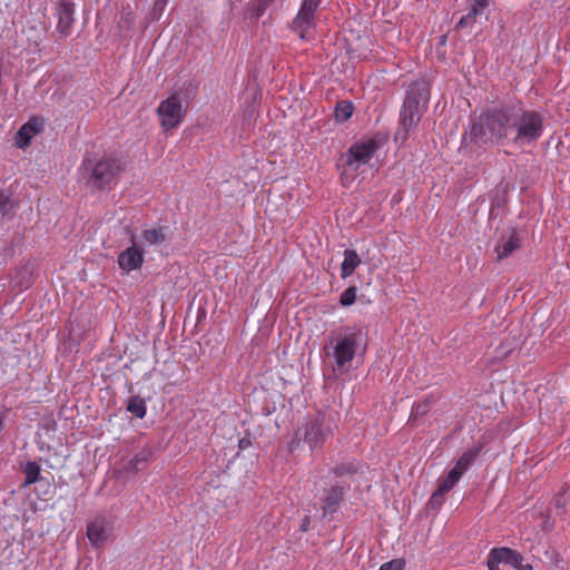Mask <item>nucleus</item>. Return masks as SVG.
<instances>
[{
  "mask_svg": "<svg viewBox=\"0 0 570 570\" xmlns=\"http://www.w3.org/2000/svg\"><path fill=\"white\" fill-rule=\"evenodd\" d=\"M167 227L158 226L146 228L141 232V244L144 246H157L167 239Z\"/></svg>",
  "mask_w": 570,
  "mask_h": 570,
  "instance_id": "18",
  "label": "nucleus"
},
{
  "mask_svg": "<svg viewBox=\"0 0 570 570\" xmlns=\"http://www.w3.org/2000/svg\"><path fill=\"white\" fill-rule=\"evenodd\" d=\"M127 411L138 419H144L147 413L146 403L139 396H131L128 400Z\"/></svg>",
  "mask_w": 570,
  "mask_h": 570,
  "instance_id": "25",
  "label": "nucleus"
},
{
  "mask_svg": "<svg viewBox=\"0 0 570 570\" xmlns=\"http://www.w3.org/2000/svg\"><path fill=\"white\" fill-rule=\"evenodd\" d=\"M87 537L90 543L99 548L105 544L109 537V522L105 517L95 518L87 525Z\"/></svg>",
  "mask_w": 570,
  "mask_h": 570,
  "instance_id": "12",
  "label": "nucleus"
},
{
  "mask_svg": "<svg viewBox=\"0 0 570 570\" xmlns=\"http://www.w3.org/2000/svg\"><path fill=\"white\" fill-rule=\"evenodd\" d=\"M24 473V485H30L36 483L40 476V465L35 461H29L22 469Z\"/></svg>",
  "mask_w": 570,
  "mask_h": 570,
  "instance_id": "26",
  "label": "nucleus"
},
{
  "mask_svg": "<svg viewBox=\"0 0 570 570\" xmlns=\"http://www.w3.org/2000/svg\"><path fill=\"white\" fill-rule=\"evenodd\" d=\"M10 198L3 194H0V214H6L8 212Z\"/></svg>",
  "mask_w": 570,
  "mask_h": 570,
  "instance_id": "36",
  "label": "nucleus"
},
{
  "mask_svg": "<svg viewBox=\"0 0 570 570\" xmlns=\"http://www.w3.org/2000/svg\"><path fill=\"white\" fill-rule=\"evenodd\" d=\"M380 570H404V562L400 559H395L382 564Z\"/></svg>",
  "mask_w": 570,
  "mask_h": 570,
  "instance_id": "33",
  "label": "nucleus"
},
{
  "mask_svg": "<svg viewBox=\"0 0 570 570\" xmlns=\"http://www.w3.org/2000/svg\"><path fill=\"white\" fill-rule=\"evenodd\" d=\"M377 148L379 145L373 138L351 145L342 156V164L338 165L340 179L344 187H348L353 183L360 167L368 164Z\"/></svg>",
  "mask_w": 570,
  "mask_h": 570,
  "instance_id": "5",
  "label": "nucleus"
},
{
  "mask_svg": "<svg viewBox=\"0 0 570 570\" xmlns=\"http://www.w3.org/2000/svg\"><path fill=\"white\" fill-rule=\"evenodd\" d=\"M520 246L521 239L518 232L513 228L509 229L500 236L495 244L494 253L497 254V259L502 261L508 258L514 250L520 248Z\"/></svg>",
  "mask_w": 570,
  "mask_h": 570,
  "instance_id": "10",
  "label": "nucleus"
},
{
  "mask_svg": "<svg viewBox=\"0 0 570 570\" xmlns=\"http://www.w3.org/2000/svg\"><path fill=\"white\" fill-rule=\"evenodd\" d=\"M302 530L306 531V524H303Z\"/></svg>",
  "mask_w": 570,
  "mask_h": 570,
  "instance_id": "38",
  "label": "nucleus"
},
{
  "mask_svg": "<svg viewBox=\"0 0 570 570\" xmlns=\"http://www.w3.org/2000/svg\"><path fill=\"white\" fill-rule=\"evenodd\" d=\"M135 21L136 14L131 7L129 4L122 6L119 20L117 22L119 36L122 38H129L134 30Z\"/></svg>",
  "mask_w": 570,
  "mask_h": 570,
  "instance_id": "16",
  "label": "nucleus"
},
{
  "mask_svg": "<svg viewBox=\"0 0 570 570\" xmlns=\"http://www.w3.org/2000/svg\"><path fill=\"white\" fill-rule=\"evenodd\" d=\"M46 31H47L46 24L43 22L39 21L38 23H36L33 26H28L27 29L24 30V33L27 35V38L29 41H31L36 46H38L41 42L42 37L46 33Z\"/></svg>",
  "mask_w": 570,
  "mask_h": 570,
  "instance_id": "24",
  "label": "nucleus"
},
{
  "mask_svg": "<svg viewBox=\"0 0 570 570\" xmlns=\"http://www.w3.org/2000/svg\"><path fill=\"white\" fill-rule=\"evenodd\" d=\"M168 0H155L150 11L146 16V20L148 23H153L158 21L164 14Z\"/></svg>",
  "mask_w": 570,
  "mask_h": 570,
  "instance_id": "27",
  "label": "nucleus"
},
{
  "mask_svg": "<svg viewBox=\"0 0 570 570\" xmlns=\"http://www.w3.org/2000/svg\"><path fill=\"white\" fill-rule=\"evenodd\" d=\"M250 445V440L248 438H243L238 442V446L240 450H245Z\"/></svg>",
  "mask_w": 570,
  "mask_h": 570,
  "instance_id": "37",
  "label": "nucleus"
},
{
  "mask_svg": "<svg viewBox=\"0 0 570 570\" xmlns=\"http://www.w3.org/2000/svg\"><path fill=\"white\" fill-rule=\"evenodd\" d=\"M273 1L274 0H257V6L254 9L255 16L257 18L261 17L264 13L266 7L269 6Z\"/></svg>",
  "mask_w": 570,
  "mask_h": 570,
  "instance_id": "34",
  "label": "nucleus"
},
{
  "mask_svg": "<svg viewBox=\"0 0 570 570\" xmlns=\"http://www.w3.org/2000/svg\"><path fill=\"white\" fill-rule=\"evenodd\" d=\"M56 16L58 19L56 31L60 38L69 37L75 24V4L70 0L58 1Z\"/></svg>",
  "mask_w": 570,
  "mask_h": 570,
  "instance_id": "9",
  "label": "nucleus"
},
{
  "mask_svg": "<svg viewBox=\"0 0 570 570\" xmlns=\"http://www.w3.org/2000/svg\"><path fill=\"white\" fill-rule=\"evenodd\" d=\"M321 0H303L301 8L292 22V29L301 39H306L315 28V13Z\"/></svg>",
  "mask_w": 570,
  "mask_h": 570,
  "instance_id": "8",
  "label": "nucleus"
},
{
  "mask_svg": "<svg viewBox=\"0 0 570 570\" xmlns=\"http://www.w3.org/2000/svg\"><path fill=\"white\" fill-rule=\"evenodd\" d=\"M43 129V121L40 118H31L22 125L14 136L17 147L27 148L31 139Z\"/></svg>",
  "mask_w": 570,
  "mask_h": 570,
  "instance_id": "13",
  "label": "nucleus"
},
{
  "mask_svg": "<svg viewBox=\"0 0 570 570\" xmlns=\"http://www.w3.org/2000/svg\"><path fill=\"white\" fill-rule=\"evenodd\" d=\"M502 548H494L490 551L488 557V569L489 570H500V563H503V560H501V557H503V553H501Z\"/></svg>",
  "mask_w": 570,
  "mask_h": 570,
  "instance_id": "30",
  "label": "nucleus"
},
{
  "mask_svg": "<svg viewBox=\"0 0 570 570\" xmlns=\"http://www.w3.org/2000/svg\"><path fill=\"white\" fill-rule=\"evenodd\" d=\"M342 498H343L342 488L332 487L326 494L325 507H324L325 512H328V513L335 512L340 505V502L342 501Z\"/></svg>",
  "mask_w": 570,
  "mask_h": 570,
  "instance_id": "22",
  "label": "nucleus"
},
{
  "mask_svg": "<svg viewBox=\"0 0 570 570\" xmlns=\"http://www.w3.org/2000/svg\"><path fill=\"white\" fill-rule=\"evenodd\" d=\"M81 168L86 171L87 184L92 189H111L125 170L120 159L112 156H102L99 159L85 158Z\"/></svg>",
  "mask_w": 570,
  "mask_h": 570,
  "instance_id": "4",
  "label": "nucleus"
},
{
  "mask_svg": "<svg viewBox=\"0 0 570 570\" xmlns=\"http://www.w3.org/2000/svg\"><path fill=\"white\" fill-rule=\"evenodd\" d=\"M429 90L423 82H412L404 99L394 140L404 144L428 109Z\"/></svg>",
  "mask_w": 570,
  "mask_h": 570,
  "instance_id": "2",
  "label": "nucleus"
},
{
  "mask_svg": "<svg viewBox=\"0 0 570 570\" xmlns=\"http://www.w3.org/2000/svg\"><path fill=\"white\" fill-rule=\"evenodd\" d=\"M142 264L144 252L135 242H132V245L122 250L118 256L119 267L127 273L139 269Z\"/></svg>",
  "mask_w": 570,
  "mask_h": 570,
  "instance_id": "11",
  "label": "nucleus"
},
{
  "mask_svg": "<svg viewBox=\"0 0 570 570\" xmlns=\"http://www.w3.org/2000/svg\"><path fill=\"white\" fill-rule=\"evenodd\" d=\"M501 553H503V557H501L503 563L510 564L518 570H533L530 563H523V557L518 551L504 547Z\"/></svg>",
  "mask_w": 570,
  "mask_h": 570,
  "instance_id": "21",
  "label": "nucleus"
},
{
  "mask_svg": "<svg viewBox=\"0 0 570 570\" xmlns=\"http://www.w3.org/2000/svg\"><path fill=\"white\" fill-rule=\"evenodd\" d=\"M27 273L28 272L26 269L20 271L18 273V277L21 276L20 286L24 287V288H28L32 283L31 274H29L27 278L24 277V274H27Z\"/></svg>",
  "mask_w": 570,
  "mask_h": 570,
  "instance_id": "35",
  "label": "nucleus"
},
{
  "mask_svg": "<svg viewBox=\"0 0 570 570\" xmlns=\"http://www.w3.org/2000/svg\"><path fill=\"white\" fill-rule=\"evenodd\" d=\"M512 107L494 108L483 112L470 129V137L481 144H500L511 132Z\"/></svg>",
  "mask_w": 570,
  "mask_h": 570,
  "instance_id": "1",
  "label": "nucleus"
},
{
  "mask_svg": "<svg viewBox=\"0 0 570 570\" xmlns=\"http://www.w3.org/2000/svg\"><path fill=\"white\" fill-rule=\"evenodd\" d=\"M481 449L479 446H474L472 449L466 450L455 462L453 469L451 471H456L458 475L462 478V475L469 470L471 464L480 454Z\"/></svg>",
  "mask_w": 570,
  "mask_h": 570,
  "instance_id": "20",
  "label": "nucleus"
},
{
  "mask_svg": "<svg viewBox=\"0 0 570 570\" xmlns=\"http://www.w3.org/2000/svg\"><path fill=\"white\" fill-rule=\"evenodd\" d=\"M461 476L458 475L456 471H451L448 473V475L440 480L438 489H440V492H444L445 494L450 492L454 485L460 481Z\"/></svg>",
  "mask_w": 570,
  "mask_h": 570,
  "instance_id": "28",
  "label": "nucleus"
},
{
  "mask_svg": "<svg viewBox=\"0 0 570 570\" xmlns=\"http://www.w3.org/2000/svg\"><path fill=\"white\" fill-rule=\"evenodd\" d=\"M432 401L426 397L414 403L411 412V417L416 420L420 416L426 414L431 409Z\"/></svg>",
  "mask_w": 570,
  "mask_h": 570,
  "instance_id": "29",
  "label": "nucleus"
},
{
  "mask_svg": "<svg viewBox=\"0 0 570 570\" xmlns=\"http://www.w3.org/2000/svg\"><path fill=\"white\" fill-rule=\"evenodd\" d=\"M328 345L332 347V355L335 367L345 371L350 367L357 350L366 346V332L360 325L346 326L341 333H331Z\"/></svg>",
  "mask_w": 570,
  "mask_h": 570,
  "instance_id": "3",
  "label": "nucleus"
},
{
  "mask_svg": "<svg viewBox=\"0 0 570 570\" xmlns=\"http://www.w3.org/2000/svg\"><path fill=\"white\" fill-rule=\"evenodd\" d=\"M343 255L344 259L341 264V277L345 279L361 265V258L355 249H345Z\"/></svg>",
  "mask_w": 570,
  "mask_h": 570,
  "instance_id": "19",
  "label": "nucleus"
},
{
  "mask_svg": "<svg viewBox=\"0 0 570 570\" xmlns=\"http://www.w3.org/2000/svg\"><path fill=\"white\" fill-rule=\"evenodd\" d=\"M154 455V450L151 446L146 445L141 448L134 456L130 459L126 465L125 471L128 473H137L142 469L141 465L146 464Z\"/></svg>",
  "mask_w": 570,
  "mask_h": 570,
  "instance_id": "17",
  "label": "nucleus"
},
{
  "mask_svg": "<svg viewBox=\"0 0 570 570\" xmlns=\"http://www.w3.org/2000/svg\"><path fill=\"white\" fill-rule=\"evenodd\" d=\"M188 101L183 98L181 91H174L169 97L161 100L156 109L160 128L164 132H168L184 121Z\"/></svg>",
  "mask_w": 570,
  "mask_h": 570,
  "instance_id": "7",
  "label": "nucleus"
},
{
  "mask_svg": "<svg viewBox=\"0 0 570 570\" xmlns=\"http://www.w3.org/2000/svg\"><path fill=\"white\" fill-rule=\"evenodd\" d=\"M303 430L304 441L309 445L311 449H314L324 443L326 433L322 428V421L320 419L308 421L304 425Z\"/></svg>",
  "mask_w": 570,
  "mask_h": 570,
  "instance_id": "15",
  "label": "nucleus"
},
{
  "mask_svg": "<svg viewBox=\"0 0 570 570\" xmlns=\"http://www.w3.org/2000/svg\"><path fill=\"white\" fill-rule=\"evenodd\" d=\"M356 301V287L350 286L347 287L340 297V303L343 306H350Z\"/></svg>",
  "mask_w": 570,
  "mask_h": 570,
  "instance_id": "31",
  "label": "nucleus"
},
{
  "mask_svg": "<svg viewBox=\"0 0 570 570\" xmlns=\"http://www.w3.org/2000/svg\"><path fill=\"white\" fill-rule=\"evenodd\" d=\"M354 111V106L348 100L338 101L335 106L334 116L336 121L344 122L347 121Z\"/></svg>",
  "mask_w": 570,
  "mask_h": 570,
  "instance_id": "23",
  "label": "nucleus"
},
{
  "mask_svg": "<svg viewBox=\"0 0 570 570\" xmlns=\"http://www.w3.org/2000/svg\"><path fill=\"white\" fill-rule=\"evenodd\" d=\"M444 495H445L444 492H440V489H436L432 493V495L428 502V505L433 510L441 508L444 503Z\"/></svg>",
  "mask_w": 570,
  "mask_h": 570,
  "instance_id": "32",
  "label": "nucleus"
},
{
  "mask_svg": "<svg viewBox=\"0 0 570 570\" xmlns=\"http://www.w3.org/2000/svg\"><path fill=\"white\" fill-rule=\"evenodd\" d=\"M490 0H472L466 14L461 17L456 23V29L472 28L479 17L485 14Z\"/></svg>",
  "mask_w": 570,
  "mask_h": 570,
  "instance_id": "14",
  "label": "nucleus"
},
{
  "mask_svg": "<svg viewBox=\"0 0 570 570\" xmlns=\"http://www.w3.org/2000/svg\"><path fill=\"white\" fill-rule=\"evenodd\" d=\"M302 530L306 531V524H303Z\"/></svg>",
  "mask_w": 570,
  "mask_h": 570,
  "instance_id": "39",
  "label": "nucleus"
},
{
  "mask_svg": "<svg viewBox=\"0 0 570 570\" xmlns=\"http://www.w3.org/2000/svg\"><path fill=\"white\" fill-rule=\"evenodd\" d=\"M515 135L512 141L518 145L532 144L543 131V119L533 110L515 109L511 111V132Z\"/></svg>",
  "mask_w": 570,
  "mask_h": 570,
  "instance_id": "6",
  "label": "nucleus"
}]
</instances>
